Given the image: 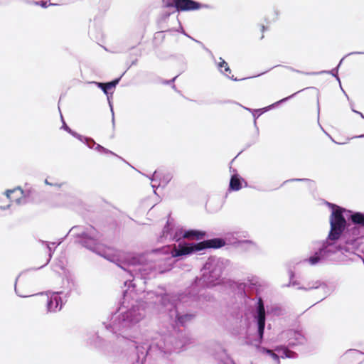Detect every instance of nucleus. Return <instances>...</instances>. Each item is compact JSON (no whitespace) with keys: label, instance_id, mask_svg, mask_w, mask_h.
<instances>
[{"label":"nucleus","instance_id":"nucleus-1","mask_svg":"<svg viewBox=\"0 0 364 364\" xmlns=\"http://www.w3.org/2000/svg\"><path fill=\"white\" fill-rule=\"evenodd\" d=\"M331 208V229L326 240L316 241L320 245L314 253L302 262L316 266L328 259L337 252H354L360 246L364 235V213L347 210L336 204L326 202Z\"/></svg>","mask_w":364,"mask_h":364},{"label":"nucleus","instance_id":"nucleus-2","mask_svg":"<svg viewBox=\"0 0 364 364\" xmlns=\"http://www.w3.org/2000/svg\"><path fill=\"white\" fill-rule=\"evenodd\" d=\"M124 287H127V289L122 291L123 301L122 306L119 309V313L116 312L112 314L109 324L105 323L103 324L113 333H119L122 338L129 340L136 351V362H141L143 364L150 352L159 351L166 353L171 349L167 346L166 336L159 333H155L154 336L151 337V341L146 338L145 341H139V338L133 334L136 325L145 316V309L143 305L138 302L132 304L130 307L125 306L126 300L135 290L136 284L133 280L129 279L124 282Z\"/></svg>","mask_w":364,"mask_h":364},{"label":"nucleus","instance_id":"nucleus-3","mask_svg":"<svg viewBox=\"0 0 364 364\" xmlns=\"http://www.w3.org/2000/svg\"><path fill=\"white\" fill-rule=\"evenodd\" d=\"M69 233L77 238V242L82 247L102 255L107 260L116 264L119 267L129 272H138L142 277H149L154 268L151 263L146 262L145 255H139L127 258L125 261L116 255H102L98 250L100 247L99 237L97 231L92 226L87 228L86 230L81 226L73 227Z\"/></svg>","mask_w":364,"mask_h":364},{"label":"nucleus","instance_id":"nucleus-4","mask_svg":"<svg viewBox=\"0 0 364 364\" xmlns=\"http://www.w3.org/2000/svg\"><path fill=\"white\" fill-rule=\"evenodd\" d=\"M255 299H257V302L255 303V306L252 309V315L253 317L254 322L256 323L257 326L256 337L254 338H251L249 336L245 337L244 343L248 346H255L259 353L269 355L270 357L272 358L273 360H274L277 362V364L279 363V358H295L296 353L287 349H282L279 350L281 354L279 355L274 351L264 347L260 346V344L263 341L264 332L265 328L264 304L262 299L260 296L256 295L255 298H253L252 299L255 300Z\"/></svg>","mask_w":364,"mask_h":364},{"label":"nucleus","instance_id":"nucleus-5","mask_svg":"<svg viewBox=\"0 0 364 364\" xmlns=\"http://www.w3.org/2000/svg\"><path fill=\"white\" fill-rule=\"evenodd\" d=\"M230 264V261L225 258L215 257L208 258L201 269V277H196L188 287V294H191L193 291V297L198 300L205 287L215 286L220 283L223 272Z\"/></svg>","mask_w":364,"mask_h":364},{"label":"nucleus","instance_id":"nucleus-6","mask_svg":"<svg viewBox=\"0 0 364 364\" xmlns=\"http://www.w3.org/2000/svg\"><path fill=\"white\" fill-rule=\"evenodd\" d=\"M226 245L225 239L222 237H215L204 240L203 242L187 243L181 242L178 243V247L171 249L169 246H164L162 248H156L151 250L148 255H145L146 258L154 255H164V257L160 259H166L172 257H181L190 255L205 249H218Z\"/></svg>","mask_w":364,"mask_h":364},{"label":"nucleus","instance_id":"nucleus-7","mask_svg":"<svg viewBox=\"0 0 364 364\" xmlns=\"http://www.w3.org/2000/svg\"><path fill=\"white\" fill-rule=\"evenodd\" d=\"M188 291V287L184 292L179 294L178 296L167 293L159 296V302L161 306V308L164 309L165 311L168 312L169 317L171 311L179 308V305L181 304L195 302L197 301L196 299L193 297V293L190 294Z\"/></svg>","mask_w":364,"mask_h":364},{"label":"nucleus","instance_id":"nucleus-8","mask_svg":"<svg viewBox=\"0 0 364 364\" xmlns=\"http://www.w3.org/2000/svg\"><path fill=\"white\" fill-rule=\"evenodd\" d=\"M63 291H48L46 292H41L38 294H46L48 296L47 304H46V311L47 313H56L60 311L63 305L67 301V298L70 296V291L65 294L64 299L60 296L63 294ZM33 294L32 296H34Z\"/></svg>","mask_w":364,"mask_h":364},{"label":"nucleus","instance_id":"nucleus-9","mask_svg":"<svg viewBox=\"0 0 364 364\" xmlns=\"http://www.w3.org/2000/svg\"><path fill=\"white\" fill-rule=\"evenodd\" d=\"M61 119L63 122V126L62 129L65 130L67 132H68L70 134H71L73 136L75 137L82 143L85 144L90 149H95L96 151L102 153V154H109L113 156H115L119 159H122L120 156L117 155L115 153L112 152V151L105 148L102 145L97 144L95 140L92 138L82 136L76 132L71 129L65 122L63 116L61 115Z\"/></svg>","mask_w":364,"mask_h":364},{"label":"nucleus","instance_id":"nucleus-10","mask_svg":"<svg viewBox=\"0 0 364 364\" xmlns=\"http://www.w3.org/2000/svg\"><path fill=\"white\" fill-rule=\"evenodd\" d=\"M289 273L290 281L289 284H287V287H295L297 289L306 291L321 289L323 291V296L321 299V301H323L329 295V293L328 292V286L325 282L320 280H315L308 282L306 285H301L299 281L293 279L294 277V272L291 271Z\"/></svg>","mask_w":364,"mask_h":364},{"label":"nucleus","instance_id":"nucleus-11","mask_svg":"<svg viewBox=\"0 0 364 364\" xmlns=\"http://www.w3.org/2000/svg\"><path fill=\"white\" fill-rule=\"evenodd\" d=\"M184 234L185 230L179 227L176 228L172 221L168 218L159 240L161 242L166 240L179 242L181 239L186 238L183 235Z\"/></svg>","mask_w":364,"mask_h":364},{"label":"nucleus","instance_id":"nucleus-12","mask_svg":"<svg viewBox=\"0 0 364 364\" xmlns=\"http://www.w3.org/2000/svg\"><path fill=\"white\" fill-rule=\"evenodd\" d=\"M258 279L252 277L248 279L247 282H234L232 287L235 289L240 296L246 299H251L250 293L258 290Z\"/></svg>","mask_w":364,"mask_h":364},{"label":"nucleus","instance_id":"nucleus-13","mask_svg":"<svg viewBox=\"0 0 364 364\" xmlns=\"http://www.w3.org/2000/svg\"><path fill=\"white\" fill-rule=\"evenodd\" d=\"M167 8H175L178 11H189L198 10L206 6L194 0H168L165 2Z\"/></svg>","mask_w":364,"mask_h":364},{"label":"nucleus","instance_id":"nucleus-14","mask_svg":"<svg viewBox=\"0 0 364 364\" xmlns=\"http://www.w3.org/2000/svg\"><path fill=\"white\" fill-rule=\"evenodd\" d=\"M283 335L288 338L289 346H290L301 345L306 341L304 336L298 331L289 329L283 332Z\"/></svg>","mask_w":364,"mask_h":364},{"label":"nucleus","instance_id":"nucleus-15","mask_svg":"<svg viewBox=\"0 0 364 364\" xmlns=\"http://www.w3.org/2000/svg\"><path fill=\"white\" fill-rule=\"evenodd\" d=\"M195 317V314L186 313L181 314L178 311V308L171 311L170 318L173 320L176 325L181 326L191 321Z\"/></svg>","mask_w":364,"mask_h":364},{"label":"nucleus","instance_id":"nucleus-16","mask_svg":"<svg viewBox=\"0 0 364 364\" xmlns=\"http://www.w3.org/2000/svg\"><path fill=\"white\" fill-rule=\"evenodd\" d=\"M245 233V232H239V231L227 232V233H225V237L223 239H225L226 244H228V245H234V244H236L238 242V243L248 244L249 245L254 247L255 246V244L252 240H242V241L238 240L239 237H242V236L245 237L244 235Z\"/></svg>","mask_w":364,"mask_h":364},{"label":"nucleus","instance_id":"nucleus-17","mask_svg":"<svg viewBox=\"0 0 364 364\" xmlns=\"http://www.w3.org/2000/svg\"><path fill=\"white\" fill-rule=\"evenodd\" d=\"M121 77L115 78L113 80L107 82H91L90 83L95 84L97 87L100 88L105 95H108L109 90L114 88L119 82Z\"/></svg>","mask_w":364,"mask_h":364},{"label":"nucleus","instance_id":"nucleus-18","mask_svg":"<svg viewBox=\"0 0 364 364\" xmlns=\"http://www.w3.org/2000/svg\"><path fill=\"white\" fill-rule=\"evenodd\" d=\"M220 62L218 63V69L219 71L225 75V76L230 79H231L233 81H240L247 79L246 77L242 78V79H237V77H234L233 75L230 76L227 73H231V70L228 64V63L223 60L222 58H219Z\"/></svg>","mask_w":364,"mask_h":364},{"label":"nucleus","instance_id":"nucleus-19","mask_svg":"<svg viewBox=\"0 0 364 364\" xmlns=\"http://www.w3.org/2000/svg\"><path fill=\"white\" fill-rule=\"evenodd\" d=\"M345 57H343L339 62L338 65L332 69L331 70H322L319 72H310V73H305L306 75H318L323 73L331 74L332 76L335 77L336 79L338 81L339 84L341 85V80L340 77H338V69L340 65H341L343 59Z\"/></svg>","mask_w":364,"mask_h":364},{"label":"nucleus","instance_id":"nucleus-20","mask_svg":"<svg viewBox=\"0 0 364 364\" xmlns=\"http://www.w3.org/2000/svg\"><path fill=\"white\" fill-rule=\"evenodd\" d=\"M186 238L189 239H196L197 240L203 239L206 237L207 234L205 231L196 230V229H190L185 230V234L183 235Z\"/></svg>","mask_w":364,"mask_h":364},{"label":"nucleus","instance_id":"nucleus-21","mask_svg":"<svg viewBox=\"0 0 364 364\" xmlns=\"http://www.w3.org/2000/svg\"><path fill=\"white\" fill-rule=\"evenodd\" d=\"M243 181V178L237 173L232 175L229 183V190L233 191H239L242 188V182Z\"/></svg>","mask_w":364,"mask_h":364},{"label":"nucleus","instance_id":"nucleus-22","mask_svg":"<svg viewBox=\"0 0 364 364\" xmlns=\"http://www.w3.org/2000/svg\"><path fill=\"white\" fill-rule=\"evenodd\" d=\"M220 348V352L217 353L215 356V358L221 362H223L224 364H235V363L231 360L229 358V355H228L226 350L222 348L221 347Z\"/></svg>","mask_w":364,"mask_h":364},{"label":"nucleus","instance_id":"nucleus-23","mask_svg":"<svg viewBox=\"0 0 364 364\" xmlns=\"http://www.w3.org/2000/svg\"><path fill=\"white\" fill-rule=\"evenodd\" d=\"M172 175L170 173H166L164 174L162 176L159 178V183L158 186H156L155 184H152L151 186L154 188V192L156 194V188L160 186H162L163 187H165L171 180Z\"/></svg>","mask_w":364,"mask_h":364},{"label":"nucleus","instance_id":"nucleus-24","mask_svg":"<svg viewBox=\"0 0 364 364\" xmlns=\"http://www.w3.org/2000/svg\"><path fill=\"white\" fill-rule=\"evenodd\" d=\"M17 191H18L21 195H22L23 193L22 189L20 187H18L16 188L6 190L4 193V194L11 201L12 200L11 194L14 193Z\"/></svg>","mask_w":364,"mask_h":364},{"label":"nucleus","instance_id":"nucleus-25","mask_svg":"<svg viewBox=\"0 0 364 364\" xmlns=\"http://www.w3.org/2000/svg\"><path fill=\"white\" fill-rule=\"evenodd\" d=\"M294 181H305V182H307L309 183V184H313L314 183V181L311 180V179H309V178H291V179H289V180H286L283 184H286L289 182H294Z\"/></svg>","mask_w":364,"mask_h":364},{"label":"nucleus","instance_id":"nucleus-26","mask_svg":"<svg viewBox=\"0 0 364 364\" xmlns=\"http://www.w3.org/2000/svg\"><path fill=\"white\" fill-rule=\"evenodd\" d=\"M40 241H41V242L42 244H46V245L47 248H48V252H49V253H48L49 259H48V261H47V262H46V264H47L49 262V261L50 260V259H51V257H52V255H53V250H52V248H51V247L50 246V244H52V245H55V242L50 243V242H46V241H43V240H40Z\"/></svg>","mask_w":364,"mask_h":364},{"label":"nucleus","instance_id":"nucleus-27","mask_svg":"<svg viewBox=\"0 0 364 364\" xmlns=\"http://www.w3.org/2000/svg\"><path fill=\"white\" fill-rule=\"evenodd\" d=\"M178 32H181V33H183L184 36H187L188 38L192 39L193 41H194L195 42L199 43L200 45H201V46L203 48H205V46L203 45V43L198 40H196L194 39L193 37L190 36L187 33H186V31L183 30V27L182 26H180L179 28L177 30Z\"/></svg>","mask_w":364,"mask_h":364},{"label":"nucleus","instance_id":"nucleus-28","mask_svg":"<svg viewBox=\"0 0 364 364\" xmlns=\"http://www.w3.org/2000/svg\"><path fill=\"white\" fill-rule=\"evenodd\" d=\"M262 112H260V109H255L252 112V116L254 117V125L256 128V130H257V132L258 133L259 132V129L258 127H257V122H256V119L261 115Z\"/></svg>","mask_w":364,"mask_h":364},{"label":"nucleus","instance_id":"nucleus-29","mask_svg":"<svg viewBox=\"0 0 364 364\" xmlns=\"http://www.w3.org/2000/svg\"><path fill=\"white\" fill-rule=\"evenodd\" d=\"M265 311V315L267 314H273L274 315H279L281 309L278 307H272L270 309L267 308V310Z\"/></svg>","mask_w":364,"mask_h":364},{"label":"nucleus","instance_id":"nucleus-30","mask_svg":"<svg viewBox=\"0 0 364 364\" xmlns=\"http://www.w3.org/2000/svg\"><path fill=\"white\" fill-rule=\"evenodd\" d=\"M299 92H300V91H298V92H295V93L292 94L291 95H289V96H288V97H284V98H283V99H282V100H279L278 102H277L275 103V105H277V104H280V103H282V102H287V100H289V99H291V98L294 97L297 93H299ZM272 106V107H274V104H273Z\"/></svg>","mask_w":364,"mask_h":364},{"label":"nucleus","instance_id":"nucleus-31","mask_svg":"<svg viewBox=\"0 0 364 364\" xmlns=\"http://www.w3.org/2000/svg\"><path fill=\"white\" fill-rule=\"evenodd\" d=\"M35 4H36V5H39V6H41V7H43V8H47V7H48V6L47 1H36V2H35ZM53 5H54V4H52V3H50V4H49V6H53Z\"/></svg>","mask_w":364,"mask_h":364},{"label":"nucleus","instance_id":"nucleus-32","mask_svg":"<svg viewBox=\"0 0 364 364\" xmlns=\"http://www.w3.org/2000/svg\"><path fill=\"white\" fill-rule=\"evenodd\" d=\"M107 99H108V101H109V107H110V109H111V112H112V125H113V127H114V114L112 103L109 100V97H107Z\"/></svg>","mask_w":364,"mask_h":364},{"label":"nucleus","instance_id":"nucleus-33","mask_svg":"<svg viewBox=\"0 0 364 364\" xmlns=\"http://www.w3.org/2000/svg\"><path fill=\"white\" fill-rule=\"evenodd\" d=\"M282 67L287 68L289 70H291V71L295 72V73H301V74H304L305 75V73H306V72H303V71L296 70V69H295V68H292L291 66H282Z\"/></svg>","mask_w":364,"mask_h":364},{"label":"nucleus","instance_id":"nucleus-34","mask_svg":"<svg viewBox=\"0 0 364 364\" xmlns=\"http://www.w3.org/2000/svg\"><path fill=\"white\" fill-rule=\"evenodd\" d=\"M159 178V171H155L154 172L153 176L151 177H150L149 178L151 179V181H155Z\"/></svg>","mask_w":364,"mask_h":364},{"label":"nucleus","instance_id":"nucleus-35","mask_svg":"<svg viewBox=\"0 0 364 364\" xmlns=\"http://www.w3.org/2000/svg\"><path fill=\"white\" fill-rule=\"evenodd\" d=\"M178 75H176V76H175L173 78H172L171 80H164L163 82V83L165 84V85H171V84H173L175 82V80L178 77Z\"/></svg>","mask_w":364,"mask_h":364},{"label":"nucleus","instance_id":"nucleus-36","mask_svg":"<svg viewBox=\"0 0 364 364\" xmlns=\"http://www.w3.org/2000/svg\"><path fill=\"white\" fill-rule=\"evenodd\" d=\"M18 277H20V275H18V277L16 279L15 292L20 297H28V296H27V295H22V294H18V291L17 288H16V282H17V280H18ZM29 296H31V295H29Z\"/></svg>","mask_w":364,"mask_h":364},{"label":"nucleus","instance_id":"nucleus-37","mask_svg":"<svg viewBox=\"0 0 364 364\" xmlns=\"http://www.w3.org/2000/svg\"><path fill=\"white\" fill-rule=\"evenodd\" d=\"M362 238L363 239L360 240L361 244H360V247L358 249H356L355 250H360L362 253L364 254V246L363 247L362 246L363 240H364V237H363Z\"/></svg>","mask_w":364,"mask_h":364},{"label":"nucleus","instance_id":"nucleus-38","mask_svg":"<svg viewBox=\"0 0 364 364\" xmlns=\"http://www.w3.org/2000/svg\"><path fill=\"white\" fill-rule=\"evenodd\" d=\"M11 207V204H9L7 205H1L0 206V210H7L9 209V208Z\"/></svg>","mask_w":364,"mask_h":364},{"label":"nucleus","instance_id":"nucleus-39","mask_svg":"<svg viewBox=\"0 0 364 364\" xmlns=\"http://www.w3.org/2000/svg\"><path fill=\"white\" fill-rule=\"evenodd\" d=\"M351 109H352V111H353V112H355V113H356V114H359L362 118H363V117H364V114H363V113H361L360 112H358V111H357V110H355L353 107H351Z\"/></svg>","mask_w":364,"mask_h":364},{"label":"nucleus","instance_id":"nucleus-40","mask_svg":"<svg viewBox=\"0 0 364 364\" xmlns=\"http://www.w3.org/2000/svg\"><path fill=\"white\" fill-rule=\"evenodd\" d=\"M358 54H364V52H351L348 54V55H358Z\"/></svg>","mask_w":364,"mask_h":364},{"label":"nucleus","instance_id":"nucleus-41","mask_svg":"<svg viewBox=\"0 0 364 364\" xmlns=\"http://www.w3.org/2000/svg\"><path fill=\"white\" fill-rule=\"evenodd\" d=\"M317 111H318V117H319V113H320V105H319V100H317Z\"/></svg>","mask_w":364,"mask_h":364},{"label":"nucleus","instance_id":"nucleus-42","mask_svg":"<svg viewBox=\"0 0 364 364\" xmlns=\"http://www.w3.org/2000/svg\"><path fill=\"white\" fill-rule=\"evenodd\" d=\"M21 200H22V198L21 197H19V198H17L15 199V201L17 204H21Z\"/></svg>","mask_w":364,"mask_h":364},{"label":"nucleus","instance_id":"nucleus-43","mask_svg":"<svg viewBox=\"0 0 364 364\" xmlns=\"http://www.w3.org/2000/svg\"><path fill=\"white\" fill-rule=\"evenodd\" d=\"M45 183H46V184H48V185L53 186V184H52V183H49V182L48 181V180H47V179H46Z\"/></svg>","mask_w":364,"mask_h":364},{"label":"nucleus","instance_id":"nucleus-44","mask_svg":"<svg viewBox=\"0 0 364 364\" xmlns=\"http://www.w3.org/2000/svg\"><path fill=\"white\" fill-rule=\"evenodd\" d=\"M172 88L174 90H176V85L173 84L172 85Z\"/></svg>","mask_w":364,"mask_h":364},{"label":"nucleus","instance_id":"nucleus-45","mask_svg":"<svg viewBox=\"0 0 364 364\" xmlns=\"http://www.w3.org/2000/svg\"><path fill=\"white\" fill-rule=\"evenodd\" d=\"M264 28H264V26H262V32H264Z\"/></svg>","mask_w":364,"mask_h":364},{"label":"nucleus","instance_id":"nucleus-46","mask_svg":"<svg viewBox=\"0 0 364 364\" xmlns=\"http://www.w3.org/2000/svg\"><path fill=\"white\" fill-rule=\"evenodd\" d=\"M320 301H321V299H320L319 301H318L316 302V304H317V303H318V302H320ZM315 304H316V303H315L314 304H312V306H314V305H315Z\"/></svg>","mask_w":364,"mask_h":364},{"label":"nucleus","instance_id":"nucleus-47","mask_svg":"<svg viewBox=\"0 0 364 364\" xmlns=\"http://www.w3.org/2000/svg\"><path fill=\"white\" fill-rule=\"evenodd\" d=\"M344 93H345V95H346V97L348 99V95H346V93L345 92H344Z\"/></svg>","mask_w":364,"mask_h":364},{"label":"nucleus","instance_id":"nucleus-48","mask_svg":"<svg viewBox=\"0 0 364 364\" xmlns=\"http://www.w3.org/2000/svg\"><path fill=\"white\" fill-rule=\"evenodd\" d=\"M359 137H364V134L359 136Z\"/></svg>","mask_w":364,"mask_h":364},{"label":"nucleus","instance_id":"nucleus-49","mask_svg":"<svg viewBox=\"0 0 364 364\" xmlns=\"http://www.w3.org/2000/svg\"><path fill=\"white\" fill-rule=\"evenodd\" d=\"M136 60L133 61L132 65L135 64V63H136Z\"/></svg>","mask_w":364,"mask_h":364},{"label":"nucleus","instance_id":"nucleus-50","mask_svg":"<svg viewBox=\"0 0 364 364\" xmlns=\"http://www.w3.org/2000/svg\"><path fill=\"white\" fill-rule=\"evenodd\" d=\"M340 86H341V90H342L344 92L345 91L343 90V87H341V85Z\"/></svg>","mask_w":364,"mask_h":364},{"label":"nucleus","instance_id":"nucleus-51","mask_svg":"<svg viewBox=\"0 0 364 364\" xmlns=\"http://www.w3.org/2000/svg\"><path fill=\"white\" fill-rule=\"evenodd\" d=\"M280 66H281L280 65H276V67H280ZM274 68H275V66Z\"/></svg>","mask_w":364,"mask_h":364},{"label":"nucleus","instance_id":"nucleus-52","mask_svg":"<svg viewBox=\"0 0 364 364\" xmlns=\"http://www.w3.org/2000/svg\"><path fill=\"white\" fill-rule=\"evenodd\" d=\"M363 119H364V117H363Z\"/></svg>","mask_w":364,"mask_h":364}]
</instances>
